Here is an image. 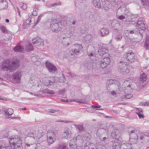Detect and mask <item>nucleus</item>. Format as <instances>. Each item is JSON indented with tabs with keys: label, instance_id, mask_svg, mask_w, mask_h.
I'll list each match as a JSON object with an SVG mask.
<instances>
[{
	"label": "nucleus",
	"instance_id": "obj_38",
	"mask_svg": "<svg viewBox=\"0 0 149 149\" xmlns=\"http://www.w3.org/2000/svg\"><path fill=\"white\" fill-rule=\"evenodd\" d=\"M109 64L103 61L102 60L101 61L100 66L102 68H105L107 65Z\"/></svg>",
	"mask_w": 149,
	"mask_h": 149
},
{
	"label": "nucleus",
	"instance_id": "obj_33",
	"mask_svg": "<svg viewBox=\"0 0 149 149\" xmlns=\"http://www.w3.org/2000/svg\"><path fill=\"white\" fill-rule=\"evenodd\" d=\"M92 36L90 35H88L84 38V40L86 42H90L92 40Z\"/></svg>",
	"mask_w": 149,
	"mask_h": 149
},
{
	"label": "nucleus",
	"instance_id": "obj_30",
	"mask_svg": "<svg viewBox=\"0 0 149 149\" xmlns=\"http://www.w3.org/2000/svg\"><path fill=\"white\" fill-rule=\"evenodd\" d=\"M47 141L48 144L50 145L53 143L55 141L56 139L52 138L50 136H47Z\"/></svg>",
	"mask_w": 149,
	"mask_h": 149
},
{
	"label": "nucleus",
	"instance_id": "obj_37",
	"mask_svg": "<svg viewBox=\"0 0 149 149\" xmlns=\"http://www.w3.org/2000/svg\"><path fill=\"white\" fill-rule=\"evenodd\" d=\"M102 60L105 63H108V64H110V60L109 56L107 57H104Z\"/></svg>",
	"mask_w": 149,
	"mask_h": 149
},
{
	"label": "nucleus",
	"instance_id": "obj_36",
	"mask_svg": "<svg viewBox=\"0 0 149 149\" xmlns=\"http://www.w3.org/2000/svg\"><path fill=\"white\" fill-rule=\"evenodd\" d=\"M56 149H67L65 144H63L59 145L56 148Z\"/></svg>",
	"mask_w": 149,
	"mask_h": 149
},
{
	"label": "nucleus",
	"instance_id": "obj_32",
	"mask_svg": "<svg viewBox=\"0 0 149 149\" xmlns=\"http://www.w3.org/2000/svg\"><path fill=\"white\" fill-rule=\"evenodd\" d=\"M68 38H63V40H62V44L64 46L66 47L70 45L69 42L68 41Z\"/></svg>",
	"mask_w": 149,
	"mask_h": 149
},
{
	"label": "nucleus",
	"instance_id": "obj_20",
	"mask_svg": "<svg viewBox=\"0 0 149 149\" xmlns=\"http://www.w3.org/2000/svg\"><path fill=\"white\" fill-rule=\"evenodd\" d=\"M102 3L103 7L105 10H107L109 9V7L110 4L109 1H104Z\"/></svg>",
	"mask_w": 149,
	"mask_h": 149
},
{
	"label": "nucleus",
	"instance_id": "obj_39",
	"mask_svg": "<svg viewBox=\"0 0 149 149\" xmlns=\"http://www.w3.org/2000/svg\"><path fill=\"white\" fill-rule=\"evenodd\" d=\"M0 29L1 31L3 33H8V31H7L5 26H0Z\"/></svg>",
	"mask_w": 149,
	"mask_h": 149
},
{
	"label": "nucleus",
	"instance_id": "obj_11",
	"mask_svg": "<svg viewBox=\"0 0 149 149\" xmlns=\"http://www.w3.org/2000/svg\"><path fill=\"white\" fill-rule=\"evenodd\" d=\"M32 41L33 44L36 46H43L44 45L43 40L38 37L32 39Z\"/></svg>",
	"mask_w": 149,
	"mask_h": 149
},
{
	"label": "nucleus",
	"instance_id": "obj_60",
	"mask_svg": "<svg viewBox=\"0 0 149 149\" xmlns=\"http://www.w3.org/2000/svg\"><path fill=\"white\" fill-rule=\"evenodd\" d=\"M21 8L23 10H25L27 8V5L25 4H23V5L21 6Z\"/></svg>",
	"mask_w": 149,
	"mask_h": 149
},
{
	"label": "nucleus",
	"instance_id": "obj_59",
	"mask_svg": "<svg viewBox=\"0 0 149 149\" xmlns=\"http://www.w3.org/2000/svg\"><path fill=\"white\" fill-rule=\"evenodd\" d=\"M131 85L130 84L127 85V90L129 91H130L132 89V88L131 87Z\"/></svg>",
	"mask_w": 149,
	"mask_h": 149
},
{
	"label": "nucleus",
	"instance_id": "obj_26",
	"mask_svg": "<svg viewBox=\"0 0 149 149\" xmlns=\"http://www.w3.org/2000/svg\"><path fill=\"white\" fill-rule=\"evenodd\" d=\"M93 3L95 6L98 8H100L101 5L100 3V0H93Z\"/></svg>",
	"mask_w": 149,
	"mask_h": 149
},
{
	"label": "nucleus",
	"instance_id": "obj_9",
	"mask_svg": "<svg viewBox=\"0 0 149 149\" xmlns=\"http://www.w3.org/2000/svg\"><path fill=\"white\" fill-rule=\"evenodd\" d=\"M46 66L49 72L51 73H54L57 70L56 67L52 63L47 60L45 63Z\"/></svg>",
	"mask_w": 149,
	"mask_h": 149
},
{
	"label": "nucleus",
	"instance_id": "obj_21",
	"mask_svg": "<svg viewBox=\"0 0 149 149\" xmlns=\"http://www.w3.org/2000/svg\"><path fill=\"white\" fill-rule=\"evenodd\" d=\"M23 49V48L20 45H18L13 48V50L15 52H22Z\"/></svg>",
	"mask_w": 149,
	"mask_h": 149
},
{
	"label": "nucleus",
	"instance_id": "obj_63",
	"mask_svg": "<svg viewBox=\"0 0 149 149\" xmlns=\"http://www.w3.org/2000/svg\"><path fill=\"white\" fill-rule=\"evenodd\" d=\"M32 15L33 16H36L37 15V13L36 10H34L32 13Z\"/></svg>",
	"mask_w": 149,
	"mask_h": 149
},
{
	"label": "nucleus",
	"instance_id": "obj_24",
	"mask_svg": "<svg viewBox=\"0 0 149 149\" xmlns=\"http://www.w3.org/2000/svg\"><path fill=\"white\" fill-rule=\"evenodd\" d=\"M109 33L108 30L104 28H102L100 31V34L102 36H105Z\"/></svg>",
	"mask_w": 149,
	"mask_h": 149
},
{
	"label": "nucleus",
	"instance_id": "obj_12",
	"mask_svg": "<svg viewBox=\"0 0 149 149\" xmlns=\"http://www.w3.org/2000/svg\"><path fill=\"white\" fill-rule=\"evenodd\" d=\"M66 34L68 37H70L73 36L74 33L75 28L72 25L67 29Z\"/></svg>",
	"mask_w": 149,
	"mask_h": 149
},
{
	"label": "nucleus",
	"instance_id": "obj_40",
	"mask_svg": "<svg viewBox=\"0 0 149 149\" xmlns=\"http://www.w3.org/2000/svg\"><path fill=\"white\" fill-rule=\"evenodd\" d=\"M28 136L30 137H33L34 139H36L37 138L39 139L40 138V137H37V136L35 135L34 133L31 132H29L28 133Z\"/></svg>",
	"mask_w": 149,
	"mask_h": 149
},
{
	"label": "nucleus",
	"instance_id": "obj_44",
	"mask_svg": "<svg viewBox=\"0 0 149 149\" xmlns=\"http://www.w3.org/2000/svg\"><path fill=\"white\" fill-rule=\"evenodd\" d=\"M130 137L132 139H136L137 137V135L136 133H133V134H130Z\"/></svg>",
	"mask_w": 149,
	"mask_h": 149
},
{
	"label": "nucleus",
	"instance_id": "obj_2",
	"mask_svg": "<svg viewBox=\"0 0 149 149\" xmlns=\"http://www.w3.org/2000/svg\"><path fill=\"white\" fill-rule=\"evenodd\" d=\"M9 142L11 148L13 149H22V141L20 138L16 136L14 137L11 136Z\"/></svg>",
	"mask_w": 149,
	"mask_h": 149
},
{
	"label": "nucleus",
	"instance_id": "obj_10",
	"mask_svg": "<svg viewBox=\"0 0 149 149\" xmlns=\"http://www.w3.org/2000/svg\"><path fill=\"white\" fill-rule=\"evenodd\" d=\"M72 132L68 128H65L64 131L62 134V137L63 138L66 139H70L71 136Z\"/></svg>",
	"mask_w": 149,
	"mask_h": 149
},
{
	"label": "nucleus",
	"instance_id": "obj_7",
	"mask_svg": "<svg viewBox=\"0 0 149 149\" xmlns=\"http://www.w3.org/2000/svg\"><path fill=\"white\" fill-rule=\"evenodd\" d=\"M147 77L145 73L143 72L140 75L138 81L137 82L138 85L145 86L146 84V80Z\"/></svg>",
	"mask_w": 149,
	"mask_h": 149
},
{
	"label": "nucleus",
	"instance_id": "obj_35",
	"mask_svg": "<svg viewBox=\"0 0 149 149\" xmlns=\"http://www.w3.org/2000/svg\"><path fill=\"white\" fill-rule=\"evenodd\" d=\"M74 126L80 132L84 130V127L83 125H74Z\"/></svg>",
	"mask_w": 149,
	"mask_h": 149
},
{
	"label": "nucleus",
	"instance_id": "obj_62",
	"mask_svg": "<svg viewBox=\"0 0 149 149\" xmlns=\"http://www.w3.org/2000/svg\"><path fill=\"white\" fill-rule=\"evenodd\" d=\"M109 94L112 95H114L116 94V93L114 91H109Z\"/></svg>",
	"mask_w": 149,
	"mask_h": 149
},
{
	"label": "nucleus",
	"instance_id": "obj_5",
	"mask_svg": "<svg viewBox=\"0 0 149 149\" xmlns=\"http://www.w3.org/2000/svg\"><path fill=\"white\" fill-rule=\"evenodd\" d=\"M118 70L121 72L128 73L129 70L127 68V65L125 63L122 61H120L118 63Z\"/></svg>",
	"mask_w": 149,
	"mask_h": 149
},
{
	"label": "nucleus",
	"instance_id": "obj_23",
	"mask_svg": "<svg viewBox=\"0 0 149 149\" xmlns=\"http://www.w3.org/2000/svg\"><path fill=\"white\" fill-rule=\"evenodd\" d=\"M49 136L52 138L56 139V133L53 131H48L47 132V136Z\"/></svg>",
	"mask_w": 149,
	"mask_h": 149
},
{
	"label": "nucleus",
	"instance_id": "obj_31",
	"mask_svg": "<svg viewBox=\"0 0 149 149\" xmlns=\"http://www.w3.org/2000/svg\"><path fill=\"white\" fill-rule=\"evenodd\" d=\"M118 130H116L115 131H113L112 132L111 134V136L113 138L116 139L118 137Z\"/></svg>",
	"mask_w": 149,
	"mask_h": 149
},
{
	"label": "nucleus",
	"instance_id": "obj_25",
	"mask_svg": "<svg viewBox=\"0 0 149 149\" xmlns=\"http://www.w3.org/2000/svg\"><path fill=\"white\" fill-rule=\"evenodd\" d=\"M76 139L75 138H73L70 141L69 143V146L72 148H74L76 147Z\"/></svg>",
	"mask_w": 149,
	"mask_h": 149
},
{
	"label": "nucleus",
	"instance_id": "obj_1",
	"mask_svg": "<svg viewBox=\"0 0 149 149\" xmlns=\"http://www.w3.org/2000/svg\"><path fill=\"white\" fill-rule=\"evenodd\" d=\"M19 66L18 61H12V59H7L5 60L2 64V69L4 70L10 72L15 70Z\"/></svg>",
	"mask_w": 149,
	"mask_h": 149
},
{
	"label": "nucleus",
	"instance_id": "obj_64",
	"mask_svg": "<svg viewBox=\"0 0 149 149\" xmlns=\"http://www.w3.org/2000/svg\"><path fill=\"white\" fill-rule=\"evenodd\" d=\"M87 54L88 56H93L94 55L93 54L92 52H88Z\"/></svg>",
	"mask_w": 149,
	"mask_h": 149
},
{
	"label": "nucleus",
	"instance_id": "obj_29",
	"mask_svg": "<svg viewBox=\"0 0 149 149\" xmlns=\"http://www.w3.org/2000/svg\"><path fill=\"white\" fill-rule=\"evenodd\" d=\"M129 33L130 34L134 33L135 34H139L141 37H142V34L140 33L139 30L137 29H136L134 30L129 31Z\"/></svg>",
	"mask_w": 149,
	"mask_h": 149
},
{
	"label": "nucleus",
	"instance_id": "obj_8",
	"mask_svg": "<svg viewBox=\"0 0 149 149\" xmlns=\"http://www.w3.org/2000/svg\"><path fill=\"white\" fill-rule=\"evenodd\" d=\"M126 60L130 63H133L134 61L136 59L135 55L132 51H130L125 55Z\"/></svg>",
	"mask_w": 149,
	"mask_h": 149
},
{
	"label": "nucleus",
	"instance_id": "obj_34",
	"mask_svg": "<svg viewBox=\"0 0 149 149\" xmlns=\"http://www.w3.org/2000/svg\"><path fill=\"white\" fill-rule=\"evenodd\" d=\"M122 146L123 147L122 149H133L131 145L128 143L123 144L122 145Z\"/></svg>",
	"mask_w": 149,
	"mask_h": 149
},
{
	"label": "nucleus",
	"instance_id": "obj_19",
	"mask_svg": "<svg viewBox=\"0 0 149 149\" xmlns=\"http://www.w3.org/2000/svg\"><path fill=\"white\" fill-rule=\"evenodd\" d=\"M32 18L29 17L28 19L26 20H24L23 25V26L25 28L26 27H28L29 26L31 22V19Z\"/></svg>",
	"mask_w": 149,
	"mask_h": 149
},
{
	"label": "nucleus",
	"instance_id": "obj_28",
	"mask_svg": "<svg viewBox=\"0 0 149 149\" xmlns=\"http://www.w3.org/2000/svg\"><path fill=\"white\" fill-rule=\"evenodd\" d=\"M42 92L43 93H47L49 94L53 95L55 93L54 91L51 90H49L48 89H45L42 90Z\"/></svg>",
	"mask_w": 149,
	"mask_h": 149
},
{
	"label": "nucleus",
	"instance_id": "obj_22",
	"mask_svg": "<svg viewBox=\"0 0 149 149\" xmlns=\"http://www.w3.org/2000/svg\"><path fill=\"white\" fill-rule=\"evenodd\" d=\"M0 6L2 9H6L7 8L8 3L6 0H2L0 1Z\"/></svg>",
	"mask_w": 149,
	"mask_h": 149
},
{
	"label": "nucleus",
	"instance_id": "obj_58",
	"mask_svg": "<svg viewBox=\"0 0 149 149\" xmlns=\"http://www.w3.org/2000/svg\"><path fill=\"white\" fill-rule=\"evenodd\" d=\"M148 0H141V2L143 4V5L144 6L146 4Z\"/></svg>",
	"mask_w": 149,
	"mask_h": 149
},
{
	"label": "nucleus",
	"instance_id": "obj_27",
	"mask_svg": "<svg viewBox=\"0 0 149 149\" xmlns=\"http://www.w3.org/2000/svg\"><path fill=\"white\" fill-rule=\"evenodd\" d=\"M144 47L146 49H149V36H146Z\"/></svg>",
	"mask_w": 149,
	"mask_h": 149
},
{
	"label": "nucleus",
	"instance_id": "obj_57",
	"mask_svg": "<svg viewBox=\"0 0 149 149\" xmlns=\"http://www.w3.org/2000/svg\"><path fill=\"white\" fill-rule=\"evenodd\" d=\"M143 20H139L137 22V26H139V25H141V24L143 23Z\"/></svg>",
	"mask_w": 149,
	"mask_h": 149
},
{
	"label": "nucleus",
	"instance_id": "obj_41",
	"mask_svg": "<svg viewBox=\"0 0 149 149\" xmlns=\"http://www.w3.org/2000/svg\"><path fill=\"white\" fill-rule=\"evenodd\" d=\"M137 27L140 29L143 30H145L146 28V26L143 23L141 24V25H139Z\"/></svg>",
	"mask_w": 149,
	"mask_h": 149
},
{
	"label": "nucleus",
	"instance_id": "obj_55",
	"mask_svg": "<svg viewBox=\"0 0 149 149\" xmlns=\"http://www.w3.org/2000/svg\"><path fill=\"white\" fill-rule=\"evenodd\" d=\"M57 122L65 123H72V121H67V120L64 121V120H57Z\"/></svg>",
	"mask_w": 149,
	"mask_h": 149
},
{
	"label": "nucleus",
	"instance_id": "obj_6",
	"mask_svg": "<svg viewBox=\"0 0 149 149\" xmlns=\"http://www.w3.org/2000/svg\"><path fill=\"white\" fill-rule=\"evenodd\" d=\"M73 48L72 49V53L71 55L73 54L78 55L80 53L81 51L83 50V48L81 45L78 44H74L73 46Z\"/></svg>",
	"mask_w": 149,
	"mask_h": 149
},
{
	"label": "nucleus",
	"instance_id": "obj_18",
	"mask_svg": "<svg viewBox=\"0 0 149 149\" xmlns=\"http://www.w3.org/2000/svg\"><path fill=\"white\" fill-rule=\"evenodd\" d=\"M108 52V50L105 48L100 49L98 51V54L101 56H103L105 54H107Z\"/></svg>",
	"mask_w": 149,
	"mask_h": 149
},
{
	"label": "nucleus",
	"instance_id": "obj_56",
	"mask_svg": "<svg viewBox=\"0 0 149 149\" xmlns=\"http://www.w3.org/2000/svg\"><path fill=\"white\" fill-rule=\"evenodd\" d=\"M120 20H123L126 17L125 16L123 15H120L117 17Z\"/></svg>",
	"mask_w": 149,
	"mask_h": 149
},
{
	"label": "nucleus",
	"instance_id": "obj_53",
	"mask_svg": "<svg viewBox=\"0 0 149 149\" xmlns=\"http://www.w3.org/2000/svg\"><path fill=\"white\" fill-rule=\"evenodd\" d=\"M0 149H10L9 146L4 147L0 144Z\"/></svg>",
	"mask_w": 149,
	"mask_h": 149
},
{
	"label": "nucleus",
	"instance_id": "obj_14",
	"mask_svg": "<svg viewBox=\"0 0 149 149\" xmlns=\"http://www.w3.org/2000/svg\"><path fill=\"white\" fill-rule=\"evenodd\" d=\"M56 82V80L55 77H50L47 81L44 82L45 85L48 86L53 84Z\"/></svg>",
	"mask_w": 149,
	"mask_h": 149
},
{
	"label": "nucleus",
	"instance_id": "obj_45",
	"mask_svg": "<svg viewBox=\"0 0 149 149\" xmlns=\"http://www.w3.org/2000/svg\"><path fill=\"white\" fill-rule=\"evenodd\" d=\"M96 149H105L104 146L101 144H98L96 146Z\"/></svg>",
	"mask_w": 149,
	"mask_h": 149
},
{
	"label": "nucleus",
	"instance_id": "obj_61",
	"mask_svg": "<svg viewBox=\"0 0 149 149\" xmlns=\"http://www.w3.org/2000/svg\"><path fill=\"white\" fill-rule=\"evenodd\" d=\"M100 140L102 141H104L106 139H107V138L106 137H104L103 138H102V136H100V137H99Z\"/></svg>",
	"mask_w": 149,
	"mask_h": 149
},
{
	"label": "nucleus",
	"instance_id": "obj_47",
	"mask_svg": "<svg viewBox=\"0 0 149 149\" xmlns=\"http://www.w3.org/2000/svg\"><path fill=\"white\" fill-rule=\"evenodd\" d=\"M48 111L49 113H55L56 112L59 113V111L58 110H54L53 109H49Z\"/></svg>",
	"mask_w": 149,
	"mask_h": 149
},
{
	"label": "nucleus",
	"instance_id": "obj_17",
	"mask_svg": "<svg viewBox=\"0 0 149 149\" xmlns=\"http://www.w3.org/2000/svg\"><path fill=\"white\" fill-rule=\"evenodd\" d=\"M121 142L118 139H115L113 144V149H120Z\"/></svg>",
	"mask_w": 149,
	"mask_h": 149
},
{
	"label": "nucleus",
	"instance_id": "obj_15",
	"mask_svg": "<svg viewBox=\"0 0 149 149\" xmlns=\"http://www.w3.org/2000/svg\"><path fill=\"white\" fill-rule=\"evenodd\" d=\"M2 111L4 112L6 115L10 116L13 113V110L10 108H7L5 107H3L1 109Z\"/></svg>",
	"mask_w": 149,
	"mask_h": 149
},
{
	"label": "nucleus",
	"instance_id": "obj_50",
	"mask_svg": "<svg viewBox=\"0 0 149 149\" xmlns=\"http://www.w3.org/2000/svg\"><path fill=\"white\" fill-rule=\"evenodd\" d=\"M113 79H110L109 80H108L107 81V85H110L111 84H112L113 83Z\"/></svg>",
	"mask_w": 149,
	"mask_h": 149
},
{
	"label": "nucleus",
	"instance_id": "obj_4",
	"mask_svg": "<svg viewBox=\"0 0 149 149\" xmlns=\"http://www.w3.org/2000/svg\"><path fill=\"white\" fill-rule=\"evenodd\" d=\"M22 76L21 73L20 72H17L14 73L12 75V79L13 82L14 83H20Z\"/></svg>",
	"mask_w": 149,
	"mask_h": 149
},
{
	"label": "nucleus",
	"instance_id": "obj_3",
	"mask_svg": "<svg viewBox=\"0 0 149 149\" xmlns=\"http://www.w3.org/2000/svg\"><path fill=\"white\" fill-rule=\"evenodd\" d=\"M62 27L61 21L57 19H54L50 23V28L53 32H59L62 30Z\"/></svg>",
	"mask_w": 149,
	"mask_h": 149
},
{
	"label": "nucleus",
	"instance_id": "obj_13",
	"mask_svg": "<svg viewBox=\"0 0 149 149\" xmlns=\"http://www.w3.org/2000/svg\"><path fill=\"white\" fill-rule=\"evenodd\" d=\"M76 147H81L83 145V138L81 135H79L76 137Z\"/></svg>",
	"mask_w": 149,
	"mask_h": 149
},
{
	"label": "nucleus",
	"instance_id": "obj_52",
	"mask_svg": "<svg viewBox=\"0 0 149 149\" xmlns=\"http://www.w3.org/2000/svg\"><path fill=\"white\" fill-rule=\"evenodd\" d=\"M137 114L138 115L139 118H143L144 117L143 114V112L139 113Z\"/></svg>",
	"mask_w": 149,
	"mask_h": 149
},
{
	"label": "nucleus",
	"instance_id": "obj_16",
	"mask_svg": "<svg viewBox=\"0 0 149 149\" xmlns=\"http://www.w3.org/2000/svg\"><path fill=\"white\" fill-rule=\"evenodd\" d=\"M107 130L106 129L103 128H100L97 130L96 134L98 137H100L103 134H107Z\"/></svg>",
	"mask_w": 149,
	"mask_h": 149
},
{
	"label": "nucleus",
	"instance_id": "obj_43",
	"mask_svg": "<svg viewBox=\"0 0 149 149\" xmlns=\"http://www.w3.org/2000/svg\"><path fill=\"white\" fill-rule=\"evenodd\" d=\"M135 110L136 111L135 113L136 114L143 112L142 109L141 108H136L135 109Z\"/></svg>",
	"mask_w": 149,
	"mask_h": 149
},
{
	"label": "nucleus",
	"instance_id": "obj_48",
	"mask_svg": "<svg viewBox=\"0 0 149 149\" xmlns=\"http://www.w3.org/2000/svg\"><path fill=\"white\" fill-rule=\"evenodd\" d=\"M117 0H109L110 3L112 5L114 6L116 4V1Z\"/></svg>",
	"mask_w": 149,
	"mask_h": 149
},
{
	"label": "nucleus",
	"instance_id": "obj_54",
	"mask_svg": "<svg viewBox=\"0 0 149 149\" xmlns=\"http://www.w3.org/2000/svg\"><path fill=\"white\" fill-rule=\"evenodd\" d=\"M132 95L131 94H128L125 95V99H129L132 97Z\"/></svg>",
	"mask_w": 149,
	"mask_h": 149
},
{
	"label": "nucleus",
	"instance_id": "obj_51",
	"mask_svg": "<svg viewBox=\"0 0 149 149\" xmlns=\"http://www.w3.org/2000/svg\"><path fill=\"white\" fill-rule=\"evenodd\" d=\"M122 38V36L121 35H119V36H116L115 38L116 40L118 41L121 40Z\"/></svg>",
	"mask_w": 149,
	"mask_h": 149
},
{
	"label": "nucleus",
	"instance_id": "obj_49",
	"mask_svg": "<svg viewBox=\"0 0 149 149\" xmlns=\"http://www.w3.org/2000/svg\"><path fill=\"white\" fill-rule=\"evenodd\" d=\"M65 88H63L62 89L59 90L58 91V93L59 94L63 95L65 91Z\"/></svg>",
	"mask_w": 149,
	"mask_h": 149
},
{
	"label": "nucleus",
	"instance_id": "obj_46",
	"mask_svg": "<svg viewBox=\"0 0 149 149\" xmlns=\"http://www.w3.org/2000/svg\"><path fill=\"white\" fill-rule=\"evenodd\" d=\"M65 76L63 74V77L60 78L58 80V81L60 82H65Z\"/></svg>",
	"mask_w": 149,
	"mask_h": 149
},
{
	"label": "nucleus",
	"instance_id": "obj_42",
	"mask_svg": "<svg viewBox=\"0 0 149 149\" xmlns=\"http://www.w3.org/2000/svg\"><path fill=\"white\" fill-rule=\"evenodd\" d=\"M29 47L27 49V51L29 52L32 51L33 49V47L31 43H29L28 45Z\"/></svg>",
	"mask_w": 149,
	"mask_h": 149
}]
</instances>
